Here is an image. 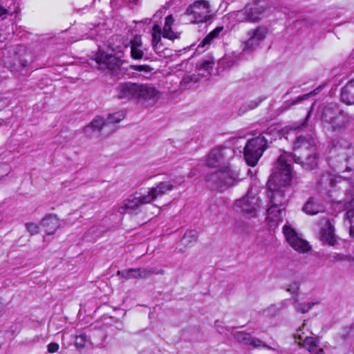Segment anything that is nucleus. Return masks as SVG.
I'll use <instances>...</instances> for the list:
<instances>
[{
  "label": "nucleus",
  "instance_id": "54",
  "mask_svg": "<svg viewBox=\"0 0 354 354\" xmlns=\"http://www.w3.org/2000/svg\"><path fill=\"white\" fill-rule=\"evenodd\" d=\"M251 109H249V107L248 106L247 104H242L239 111H238V114L239 115H242L243 114H245L246 112H248V111H250Z\"/></svg>",
  "mask_w": 354,
  "mask_h": 354
},
{
  "label": "nucleus",
  "instance_id": "24",
  "mask_svg": "<svg viewBox=\"0 0 354 354\" xmlns=\"http://www.w3.org/2000/svg\"><path fill=\"white\" fill-rule=\"evenodd\" d=\"M334 232V226L329 221H327L325 227L322 229V241L329 245H334L336 242Z\"/></svg>",
  "mask_w": 354,
  "mask_h": 354
},
{
  "label": "nucleus",
  "instance_id": "7",
  "mask_svg": "<svg viewBox=\"0 0 354 354\" xmlns=\"http://www.w3.org/2000/svg\"><path fill=\"white\" fill-rule=\"evenodd\" d=\"M268 142L264 136L256 137L247 142L243 149V156L249 166L254 167L257 164L268 147Z\"/></svg>",
  "mask_w": 354,
  "mask_h": 354
},
{
  "label": "nucleus",
  "instance_id": "42",
  "mask_svg": "<svg viewBox=\"0 0 354 354\" xmlns=\"http://www.w3.org/2000/svg\"><path fill=\"white\" fill-rule=\"evenodd\" d=\"M25 225L27 231L31 235L37 234L39 232V226L35 223H26Z\"/></svg>",
  "mask_w": 354,
  "mask_h": 354
},
{
  "label": "nucleus",
  "instance_id": "26",
  "mask_svg": "<svg viewBox=\"0 0 354 354\" xmlns=\"http://www.w3.org/2000/svg\"><path fill=\"white\" fill-rule=\"evenodd\" d=\"M215 62L212 58L203 59L196 65L198 75L207 77L211 75Z\"/></svg>",
  "mask_w": 354,
  "mask_h": 354
},
{
  "label": "nucleus",
  "instance_id": "16",
  "mask_svg": "<svg viewBox=\"0 0 354 354\" xmlns=\"http://www.w3.org/2000/svg\"><path fill=\"white\" fill-rule=\"evenodd\" d=\"M289 159L300 165L304 169L307 171L315 169L318 165V154L317 151H308V153H300L299 156H292Z\"/></svg>",
  "mask_w": 354,
  "mask_h": 354
},
{
  "label": "nucleus",
  "instance_id": "8",
  "mask_svg": "<svg viewBox=\"0 0 354 354\" xmlns=\"http://www.w3.org/2000/svg\"><path fill=\"white\" fill-rule=\"evenodd\" d=\"M150 203L151 198L145 191L136 192L123 201L118 211L121 214H137L142 205Z\"/></svg>",
  "mask_w": 354,
  "mask_h": 354
},
{
  "label": "nucleus",
  "instance_id": "4",
  "mask_svg": "<svg viewBox=\"0 0 354 354\" xmlns=\"http://www.w3.org/2000/svg\"><path fill=\"white\" fill-rule=\"evenodd\" d=\"M351 116L345 112L337 103H328L322 109V122L328 130L333 132L344 131L351 122Z\"/></svg>",
  "mask_w": 354,
  "mask_h": 354
},
{
  "label": "nucleus",
  "instance_id": "50",
  "mask_svg": "<svg viewBox=\"0 0 354 354\" xmlns=\"http://www.w3.org/2000/svg\"><path fill=\"white\" fill-rule=\"evenodd\" d=\"M223 30V26H218L215 29H214L212 31H211L209 34L212 37L213 39L216 38L218 37L221 32H222Z\"/></svg>",
  "mask_w": 354,
  "mask_h": 354
},
{
  "label": "nucleus",
  "instance_id": "2",
  "mask_svg": "<svg viewBox=\"0 0 354 354\" xmlns=\"http://www.w3.org/2000/svg\"><path fill=\"white\" fill-rule=\"evenodd\" d=\"M116 97L120 100H152L159 98V91L152 84L132 82L119 83L115 87Z\"/></svg>",
  "mask_w": 354,
  "mask_h": 354
},
{
  "label": "nucleus",
  "instance_id": "57",
  "mask_svg": "<svg viewBox=\"0 0 354 354\" xmlns=\"http://www.w3.org/2000/svg\"><path fill=\"white\" fill-rule=\"evenodd\" d=\"M155 274H165V270H162V269H160V270H159L158 271L155 270Z\"/></svg>",
  "mask_w": 354,
  "mask_h": 354
},
{
  "label": "nucleus",
  "instance_id": "60",
  "mask_svg": "<svg viewBox=\"0 0 354 354\" xmlns=\"http://www.w3.org/2000/svg\"><path fill=\"white\" fill-rule=\"evenodd\" d=\"M3 309V304L0 302V312L2 311V310Z\"/></svg>",
  "mask_w": 354,
  "mask_h": 354
},
{
  "label": "nucleus",
  "instance_id": "33",
  "mask_svg": "<svg viewBox=\"0 0 354 354\" xmlns=\"http://www.w3.org/2000/svg\"><path fill=\"white\" fill-rule=\"evenodd\" d=\"M132 271L137 273L138 279H146L155 273V268H138Z\"/></svg>",
  "mask_w": 354,
  "mask_h": 354
},
{
  "label": "nucleus",
  "instance_id": "32",
  "mask_svg": "<svg viewBox=\"0 0 354 354\" xmlns=\"http://www.w3.org/2000/svg\"><path fill=\"white\" fill-rule=\"evenodd\" d=\"M197 239L198 232L194 230H192L185 232L182 241L185 245H187L192 243L196 242Z\"/></svg>",
  "mask_w": 354,
  "mask_h": 354
},
{
  "label": "nucleus",
  "instance_id": "11",
  "mask_svg": "<svg viewBox=\"0 0 354 354\" xmlns=\"http://www.w3.org/2000/svg\"><path fill=\"white\" fill-rule=\"evenodd\" d=\"M210 12L209 2L205 0H198L187 8L186 13L193 17V22L203 23L209 19Z\"/></svg>",
  "mask_w": 354,
  "mask_h": 354
},
{
  "label": "nucleus",
  "instance_id": "17",
  "mask_svg": "<svg viewBox=\"0 0 354 354\" xmlns=\"http://www.w3.org/2000/svg\"><path fill=\"white\" fill-rule=\"evenodd\" d=\"M231 152L230 149L226 147H217L214 148L209 153L206 164L210 167H217L225 162V156L227 152Z\"/></svg>",
  "mask_w": 354,
  "mask_h": 354
},
{
  "label": "nucleus",
  "instance_id": "18",
  "mask_svg": "<svg viewBox=\"0 0 354 354\" xmlns=\"http://www.w3.org/2000/svg\"><path fill=\"white\" fill-rule=\"evenodd\" d=\"M285 215L284 207L269 204V207L267 209V220L269 222L278 224L283 221Z\"/></svg>",
  "mask_w": 354,
  "mask_h": 354
},
{
  "label": "nucleus",
  "instance_id": "9",
  "mask_svg": "<svg viewBox=\"0 0 354 354\" xmlns=\"http://www.w3.org/2000/svg\"><path fill=\"white\" fill-rule=\"evenodd\" d=\"M92 60L95 62L96 67L102 71L108 70L112 73H115L120 68L123 63L120 59L116 57L113 55L106 54L102 50H98Z\"/></svg>",
  "mask_w": 354,
  "mask_h": 354
},
{
  "label": "nucleus",
  "instance_id": "30",
  "mask_svg": "<svg viewBox=\"0 0 354 354\" xmlns=\"http://www.w3.org/2000/svg\"><path fill=\"white\" fill-rule=\"evenodd\" d=\"M302 209L309 215H315L322 212L321 207L315 202L313 198H310L308 200Z\"/></svg>",
  "mask_w": 354,
  "mask_h": 354
},
{
  "label": "nucleus",
  "instance_id": "35",
  "mask_svg": "<svg viewBox=\"0 0 354 354\" xmlns=\"http://www.w3.org/2000/svg\"><path fill=\"white\" fill-rule=\"evenodd\" d=\"M132 270H136V268H129L123 270H119L118 271V275L125 279H138V277H136L138 275L137 273Z\"/></svg>",
  "mask_w": 354,
  "mask_h": 354
},
{
  "label": "nucleus",
  "instance_id": "48",
  "mask_svg": "<svg viewBox=\"0 0 354 354\" xmlns=\"http://www.w3.org/2000/svg\"><path fill=\"white\" fill-rule=\"evenodd\" d=\"M261 102H262V100L256 99L254 100H251V101L247 102L246 104H247L248 106L249 107V109L252 110V109H255L256 107H257Z\"/></svg>",
  "mask_w": 354,
  "mask_h": 354
},
{
  "label": "nucleus",
  "instance_id": "38",
  "mask_svg": "<svg viewBox=\"0 0 354 354\" xmlns=\"http://www.w3.org/2000/svg\"><path fill=\"white\" fill-rule=\"evenodd\" d=\"M330 257L333 261H354V257L339 253H334Z\"/></svg>",
  "mask_w": 354,
  "mask_h": 354
},
{
  "label": "nucleus",
  "instance_id": "1",
  "mask_svg": "<svg viewBox=\"0 0 354 354\" xmlns=\"http://www.w3.org/2000/svg\"><path fill=\"white\" fill-rule=\"evenodd\" d=\"M292 178L290 165L286 163V155H280L267 183L269 204L284 207L288 198L282 187L290 185Z\"/></svg>",
  "mask_w": 354,
  "mask_h": 354
},
{
  "label": "nucleus",
  "instance_id": "56",
  "mask_svg": "<svg viewBox=\"0 0 354 354\" xmlns=\"http://www.w3.org/2000/svg\"><path fill=\"white\" fill-rule=\"evenodd\" d=\"M324 180L329 181V183L330 184L333 182V178L328 175H322L320 178V183H322V181Z\"/></svg>",
  "mask_w": 354,
  "mask_h": 354
},
{
  "label": "nucleus",
  "instance_id": "43",
  "mask_svg": "<svg viewBox=\"0 0 354 354\" xmlns=\"http://www.w3.org/2000/svg\"><path fill=\"white\" fill-rule=\"evenodd\" d=\"M86 343V336L84 335H77L75 338V345L79 348L84 346Z\"/></svg>",
  "mask_w": 354,
  "mask_h": 354
},
{
  "label": "nucleus",
  "instance_id": "45",
  "mask_svg": "<svg viewBox=\"0 0 354 354\" xmlns=\"http://www.w3.org/2000/svg\"><path fill=\"white\" fill-rule=\"evenodd\" d=\"M213 39L212 37L208 34L198 45V48H205L206 46L209 45Z\"/></svg>",
  "mask_w": 354,
  "mask_h": 354
},
{
  "label": "nucleus",
  "instance_id": "31",
  "mask_svg": "<svg viewBox=\"0 0 354 354\" xmlns=\"http://www.w3.org/2000/svg\"><path fill=\"white\" fill-rule=\"evenodd\" d=\"M315 304V302L299 303L298 298H294L292 302V305L296 311L301 313H308Z\"/></svg>",
  "mask_w": 354,
  "mask_h": 354
},
{
  "label": "nucleus",
  "instance_id": "55",
  "mask_svg": "<svg viewBox=\"0 0 354 354\" xmlns=\"http://www.w3.org/2000/svg\"><path fill=\"white\" fill-rule=\"evenodd\" d=\"M192 81H194L196 82V79L193 77V76H191V75H187L185 77H184L182 80V82H181V84L182 86L184 85V84H188L190 82Z\"/></svg>",
  "mask_w": 354,
  "mask_h": 354
},
{
  "label": "nucleus",
  "instance_id": "34",
  "mask_svg": "<svg viewBox=\"0 0 354 354\" xmlns=\"http://www.w3.org/2000/svg\"><path fill=\"white\" fill-rule=\"evenodd\" d=\"M233 336L240 343L249 346L252 337L249 333L244 332H236Z\"/></svg>",
  "mask_w": 354,
  "mask_h": 354
},
{
  "label": "nucleus",
  "instance_id": "22",
  "mask_svg": "<svg viewBox=\"0 0 354 354\" xmlns=\"http://www.w3.org/2000/svg\"><path fill=\"white\" fill-rule=\"evenodd\" d=\"M18 6L11 0H0V20H3L8 15H12L18 12Z\"/></svg>",
  "mask_w": 354,
  "mask_h": 354
},
{
  "label": "nucleus",
  "instance_id": "51",
  "mask_svg": "<svg viewBox=\"0 0 354 354\" xmlns=\"http://www.w3.org/2000/svg\"><path fill=\"white\" fill-rule=\"evenodd\" d=\"M223 30V26H218L215 29H214L212 31H211L209 34L212 37L213 39L216 38L218 37L221 32H222Z\"/></svg>",
  "mask_w": 354,
  "mask_h": 354
},
{
  "label": "nucleus",
  "instance_id": "58",
  "mask_svg": "<svg viewBox=\"0 0 354 354\" xmlns=\"http://www.w3.org/2000/svg\"><path fill=\"white\" fill-rule=\"evenodd\" d=\"M315 354H325V353L322 348H319Z\"/></svg>",
  "mask_w": 354,
  "mask_h": 354
},
{
  "label": "nucleus",
  "instance_id": "41",
  "mask_svg": "<svg viewBox=\"0 0 354 354\" xmlns=\"http://www.w3.org/2000/svg\"><path fill=\"white\" fill-rule=\"evenodd\" d=\"M129 68L138 72L149 73L151 71L152 68L149 65H130Z\"/></svg>",
  "mask_w": 354,
  "mask_h": 354
},
{
  "label": "nucleus",
  "instance_id": "5",
  "mask_svg": "<svg viewBox=\"0 0 354 354\" xmlns=\"http://www.w3.org/2000/svg\"><path fill=\"white\" fill-rule=\"evenodd\" d=\"M308 117L309 114L301 123H295L290 126L286 127L283 130L288 136L295 134L293 141V153L288 154L284 153L282 154L286 155L287 164H288V161H289V158L292 156H299L300 153H308V151L311 152V151H317L315 139L309 134L303 135L299 131L301 127L306 126Z\"/></svg>",
  "mask_w": 354,
  "mask_h": 354
},
{
  "label": "nucleus",
  "instance_id": "39",
  "mask_svg": "<svg viewBox=\"0 0 354 354\" xmlns=\"http://www.w3.org/2000/svg\"><path fill=\"white\" fill-rule=\"evenodd\" d=\"M317 339L313 337H306L304 339V344L309 351H312L317 347Z\"/></svg>",
  "mask_w": 354,
  "mask_h": 354
},
{
  "label": "nucleus",
  "instance_id": "12",
  "mask_svg": "<svg viewBox=\"0 0 354 354\" xmlns=\"http://www.w3.org/2000/svg\"><path fill=\"white\" fill-rule=\"evenodd\" d=\"M283 232L286 241L294 250L302 253L309 250L308 243L299 238L295 230L290 225H285L283 227Z\"/></svg>",
  "mask_w": 354,
  "mask_h": 354
},
{
  "label": "nucleus",
  "instance_id": "25",
  "mask_svg": "<svg viewBox=\"0 0 354 354\" xmlns=\"http://www.w3.org/2000/svg\"><path fill=\"white\" fill-rule=\"evenodd\" d=\"M341 100L346 104H354V79L342 88Z\"/></svg>",
  "mask_w": 354,
  "mask_h": 354
},
{
  "label": "nucleus",
  "instance_id": "59",
  "mask_svg": "<svg viewBox=\"0 0 354 354\" xmlns=\"http://www.w3.org/2000/svg\"><path fill=\"white\" fill-rule=\"evenodd\" d=\"M281 305H283V306H288L287 301H283L281 303Z\"/></svg>",
  "mask_w": 354,
  "mask_h": 354
},
{
  "label": "nucleus",
  "instance_id": "53",
  "mask_svg": "<svg viewBox=\"0 0 354 354\" xmlns=\"http://www.w3.org/2000/svg\"><path fill=\"white\" fill-rule=\"evenodd\" d=\"M9 172L10 168L7 165L3 164L2 165H0V174L1 176H7Z\"/></svg>",
  "mask_w": 354,
  "mask_h": 354
},
{
  "label": "nucleus",
  "instance_id": "19",
  "mask_svg": "<svg viewBox=\"0 0 354 354\" xmlns=\"http://www.w3.org/2000/svg\"><path fill=\"white\" fill-rule=\"evenodd\" d=\"M351 198H345L344 200H340L337 201V204L342 205L344 210H346V216L351 223L350 227V235L354 238V209H353V203H354V198L352 196Z\"/></svg>",
  "mask_w": 354,
  "mask_h": 354
},
{
  "label": "nucleus",
  "instance_id": "46",
  "mask_svg": "<svg viewBox=\"0 0 354 354\" xmlns=\"http://www.w3.org/2000/svg\"><path fill=\"white\" fill-rule=\"evenodd\" d=\"M322 87H323L322 86H318L317 88L314 89L311 92H310V93H308L307 94L301 95L303 100H306V99L309 98L311 96H314V95H317V93H319L322 91Z\"/></svg>",
  "mask_w": 354,
  "mask_h": 354
},
{
  "label": "nucleus",
  "instance_id": "47",
  "mask_svg": "<svg viewBox=\"0 0 354 354\" xmlns=\"http://www.w3.org/2000/svg\"><path fill=\"white\" fill-rule=\"evenodd\" d=\"M218 322L216 321L215 322V326L217 328V330L218 331V333L220 334H222V335H227L228 333H231L230 331V328H223L222 326H220L218 324Z\"/></svg>",
  "mask_w": 354,
  "mask_h": 354
},
{
  "label": "nucleus",
  "instance_id": "37",
  "mask_svg": "<svg viewBox=\"0 0 354 354\" xmlns=\"http://www.w3.org/2000/svg\"><path fill=\"white\" fill-rule=\"evenodd\" d=\"M300 289V282L298 281H292L288 286L286 290L297 298Z\"/></svg>",
  "mask_w": 354,
  "mask_h": 354
},
{
  "label": "nucleus",
  "instance_id": "3",
  "mask_svg": "<svg viewBox=\"0 0 354 354\" xmlns=\"http://www.w3.org/2000/svg\"><path fill=\"white\" fill-rule=\"evenodd\" d=\"M332 145L329 164L339 172L352 171L354 168V147L346 140H333Z\"/></svg>",
  "mask_w": 354,
  "mask_h": 354
},
{
  "label": "nucleus",
  "instance_id": "27",
  "mask_svg": "<svg viewBox=\"0 0 354 354\" xmlns=\"http://www.w3.org/2000/svg\"><path fill=\"white\" fill-rule=\"evenodd\" d=\"M174 22V19L171 15H168L165 18V25L162 31V37L170 40H174L180 37V33L175 32L172 30L171 26Z\"/></svg>",
  "mask_w": 354,
  "mask_h": 354
},
{
  "label": "nucleus",
  "instance_id": "21",
  "mask_svg": "<svg viewBox=\"0 0 354 354\" xmlns=\"http://www.w3.org/2000/svg\"><path fill=\"white\" fill-rule=\"evenodd\" d=\"M103 129V118L96 117L88 125L84 127V132L86 136L93 138L98 136Z\"/></svg>",
  "mask_w": 354,
  "mask_h": 354
},
{
  "label": "nucleus",
  "instance_id": "36",
  "mask_svg": "<svg viewBox=\"0 0 354 354\" xmlns=\"http://www.w3.org/2000/svg\"><path fill=\"white\" fill-rule=\"evenodd\" d=\"M303 98L301 96H299L297 97L296 99L293 100L291 102H289V101H286L285 102L282 106L279 109V111L280 113L284 112V111H288V109H290L291 108L292 106L293 105H295L299 102H301V101H303Z\"/></svg>",
  "mask_w": 354,
  "mask_h": 354
},
{
  "label": "nucleus",
  "instance_id": "14",
  "mask_svg": "<svg viewBox=\"0 0 354 354\" xmlns=\"http://www.w3.org/2000/svg\"><path fill=\"white\" fill-rule=\"evenodd\" d=\"M268 30L266 27L258 26L257 28L248 31V39L244 43L243 51L251 52L256 49L261 41L266 38Z\"/></svg>",
  "mask_w": 354,
  "mask_h": 354
},
{
  "label": "nucleus",
  "instance_id": "15",
  "mask_svg": "<svg viewBox=\"0 0 354 354\" xmlns=\"http://www.w3.org/2000/svg\"><path fill=\"white\" fill-rule=\"evenodd\" d=\"M183 182V178H178L172 181L160 182L156 185V187H151L148 190H145L146 194H148L151 198V202L156 198L164 195L167 192L176 188Z\"/></svg>",
  "mask_w": 354,
  "mask_h": 354
},
{
  "label": "nucleus",
  "instance_id": "52",
  "mask_svg": "<svg viewBox=\"0 0 354 354\" xmlns=\"http://www.w3.org/2000/svg\"><path fill=\"white\" fill-rule=\"evenodd\" d=\"M59 344L55 342H51L48 345V351L50 353H55L59 349Z\"/></svg>",
  "mask_w": 354,
  "mask_h": 354
},
{
  "label": "nucleus",
  "instance_id": "10",
  "mask_svg": "<svg viewBox=\"0 0 354 354\" xmlns=\"http://www.w3.org/2000/svg\"><path fill=\"white\" fill-rule=\"evenodd\" d=\"M259 207V197L250 192L241 198L236 200L234 205L236 211L247 214L251 217L256 216Z\"/></svg>",
  "mask_w": 354,
  "mask_h": 354
},
{
  "label": "nucleus",
  "instance_id": "29",
  "mask_svg": "<svg viewBox=\"0 0 354 354\" xmlns=\"http://www.w3.org/2000/svg\"><path fill=\"white\" fill-rule=\"evenodd\" d=\"M162 28L158 24L153 25L152 28V46L156 50L162 46L161 43Z\"/></svg>",
  "mask_w": 354,
  "mask_h": 354
},
{
  "label": "nucleus",
  "instance_id": "13",
  "mask_svg": "<svg viewBox=\"0 0 354 354\" xmlns=\"http://www.w3.org/2000/svg\"><path fill=\"white\" fill-rule=\"evenodd\" d=\"M266 8L260 2L249 3L242 10L239 11L238 16L242 19L248 21H257L265 12Z\"/></svg>",
  "mask_w": 354,
  "mask_h": 354
},
{
  "label": "nucleus",
  "instance_id": "62",
  "mask_svg": "<svg viewBox=\"0 0 354 354\" xmlns=\"http://www.w3.org/2000/svg\"><path fill=\"white\" fill-rule=\"evenodd\" d=\"M232 330H233V328H230V331H232ZM230 333H232V332H231Z\"/></svg>",
  "mask_w": 354,
  "mask_h": 354
},
{
  "label": "nucleus",
  "instance_id": "23",
  "mask_svg": "<svg viewBox=\"0 0 354 354\" xmlns=\"http://www.w3.org/2000/svg\"><path fill=\"white\" fill-rule=\"evenodd\" d=\"M131 57L133 59H142L144 58L143 46L140 36L136 35L130 41Z\"/></svg>",
  "mask_w": 354,
  "mask_h": 354
},
{
  "label": "nucleus",
  "instance_id": "40",
  "mask_svg": "<svg viewBox=\"0 0 354 354\" xmlns=\"http://www.w3.org/2000/svg\"><path fill=\"white\" fill-rule=\"evenodd\" d=\"M250 346L254 348H266L270 349V347L266 344L263 342L257 337H252Z\"/></svg>",
  "mask_w": 354,
  "mask_h": 354
},
{
  "label": "nucleus",
  "instance_id": "49",
  "mask_svg": "<svg viewBox=\"0 0 354 354\" xmlns=\"http://www.w3.org/2000/svg\"><path fill=\"white\" fill-rule=\"evenodd\" d=\"M223 30V26H218L215 29H214L212 31H211L209 34L212 37L213 39L216 38L218 37L221 32H222Z\"/></svg>",
  "mask_w": 354,
  "mask_h": 354
},
{
  "label": "nucleus",
  "instance_id": "61",
  "mask_svg": "<svg viewBox=\"0 0 354 354\" xmlns=\"http://www.w3.org/2000/svg\"><path fill=\"white\" fill-rule=\"evenodd\" d=\"M127 3H130L131 0H125Z\"/></svg>",
  "mask_w": 354,
  "mask_h": 354
},
{
  "label": "nucleus",
  "instance_id": "44",
  "mask_svg": "<svg viewBox=\"0 0 354 354\" xmlns=\"http://www.w3.org/2000/svg\"><path fill=\"white\" fill-rule=\"evenodd\" d=\"M213 39L212 37L208 34L198 45V48H205L206 46L209 45Z\"/></svg>",
  "mask_w": 354,
  "mask_h": 354
},
{
  "label": "nucleus",
  "instance_id": "6",
  "mask_svg": "<svg viewBox=\"0 0 354 354\" xmlns=\"http://www.w3.org/2000/svg\"><path fill=\"white\" fill-rule=\"evenodd\" d=\"M239 178V173L230 166L209 174L206 177L208 186L212 189H221L224 187L234 185Z\"/></svg>",
  "mask_w": 354,
  "mask_h": 354
},
{
  "label": "nucleus",
  "instance_id": "28",
  "mask_svg": "<svg viewBox=\"0 0 354 354\" xmlns=\"http://www.w3.org/2000/svg\"><path fill=\"white\" fill-rule=\"evenodd\" d=\"M125 114L122 111L109 114L106 120L103 119V128L110 127L111 131H115L113 125L122 120Z\"/></svg>",
  "mask_w": 354,
  "mask_h": 354
},
{
  "label": "nucleus",
  "instance_id": "20",
  "mask_svg": "<svg viewBox=\"0 0 354 354\" xmlns=\"http://www.w3.org/2000/svg\"><path fill=\"white\" fill-rule=\"evenodd\" d=\"M41 225L46 228L47 234H53L60 226L59 218L55 214H46L41 221Z\"/></svg>",
  "mask_w": 354,
  "mask_h": 354
}]
</instances>
